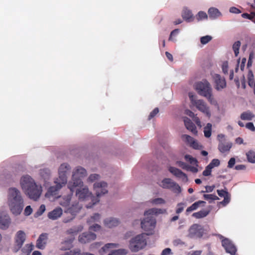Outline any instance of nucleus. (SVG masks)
Masks as SVG:
<instances>
[{"mask_svg": "<svg viewBox=\"0 0 255 255\" xmlns=\"http://www.w3.org/2000/svg\"><path fill=\"white\" fill-rule=\"evenodd\" d=\"M20 185L22 190L29 198L37 201L42 193V187L37 184L29 175L23 176L20 179Z\"/></svg>", "mask_w": 255, "mask_h": 255, "instance_id": "obj_1", "label": "nucleus"}, {"mask_svg": "<svg viewBox=\"0 0 255 255\" xmlns=\"http://www.w3.org/2000/svg\"><path fill=\"white\" fill-rule=\"evenodd\" d=\"M167 214V210L164 208H151L145 210L143 218L141 220V227L146 231H152L156 225V219L153 216Z\"/></svg>", "mask_w": 255, "mask_h": 255, "instance_id": "obj_2", "label": "nucleus"}, {"mask_svg": "<svg viewBox=\"0 0 255 255\" xmlns=\"http://www.w3.org/2000/svg\"><path fill=\"white\" fill-rule=\"evenodd\" d=\"M7 199L10 212L15 216L19 215L24 207V201L20 192L15 188H9Z\"/></svg>", "mask_w": 255, "mask_h": 255, "instance_id": "obj_3", "label": "nucleus"}, {"mask_svg": "<svg viewBox=\"0 0 255 255\" xmlns=\"http://www.w3.org/2000/svg\"><path fill=\"white\" fill-rule=\"evenodd\" d=\"M80 200L81 206L87 209L93 208L100 202L88 186L83 184H81Z\"/></svg>", "mask_w": 255, "mask_h": 255, "instance_id": "obj_4", "label": "nucleus"}, {"mask_svg": "<svg viewBox=\"0 0 255 255\" xmlns=\"http://www.w3.org/2000/svg\"><path fill=\"white\" fill-rule=\"evenodd\" d=\"M196 89L199 95L207 99L209 103L215 106H218L217 101L214 98L210 83L206 80L197 83Z\"/></svg>", "mask_w": 255, "mask_h": 255, "instance_id": "obj_5", "label": "nucleus"}, {"mask_svg": "<svg viewBox=\"0 0 255 255\" xmlns=\"http://www.w3.org/2000/svg\"><path fill=\"white\" fill-rule=\"evenodd\" d=\"M188 96L192 105L195 107L199 111L208 119L211 117L212 113L210 108L205 101L202 99H198L196 95L193 92H189Z\"/></svg>", "mask_w": 255, "mask_h": 255, "instance_id": "obj_6", "label": "nucleus"}, {"mask_svg": "<svg viewBox=\"0 0 255 255\" xmlns=\"http://www.w3.org/2000/svg\"><path fill=\"white\" fill-rule=\"evenodd\" d=\"M146 246L145 236L142 234L132 238L129 241L128 247L132 252L136 253Z\"/></svg>", "mask_w": 255, "mask_h": 255, "instance_id": "obj_7", "label": "nucleus"}, {"mask_svg": "<svg viewBox=\"0 0 255 255\" xmlns=\"http://www.w3.org/2000/svg\"><path fill=\"white\" fill-rule=\"evenodd\" d=\"M69 188L72 194L75 192L76 196L80 198V169L77 167L73 171L72 180L68 184Z\"/></svg>", "mask_w": 255, "mask_h": 255, "instance_id": "obj_8", "label": "nucleus"}, {"mask_svg": "<svg viewBox=\"0 0 255 255\" xmlns=\"http://www.w3.org/2000/svg\"><path fill=\"white\" fill-rule=\"evenodd\" d=\"M108 184L103 180L96 182L94 183L93 189L95 193V197L100 199V197L108 193Z\"/></svg>", "mask_w": 255, "mask_h": 255, "instance_id": "obj_9", "label": "nucleus"}, {"mask_svg": "<svg viewBox=\"0 0 255 255\" xmlns=\"http://www.w3.org/2000/svg\"><path fill=\"white\" fill-rule=\"evenodd\" d=\"M212 77L214 83L215 89L218 91H221L227 86L225 78L218 74H212Z\"/></svg>", "mask_w": 255, "mask_h": 255, "instance_id": "obj_10", "label": "nucleus"}, {"mask_svg": "<svg viewBox=\"0 0 255 255\" xmlns=\"http://www.w3.org/2000/svg\"><path fill=\"white\" fill-rule=\"evenodd\" d=\"M204 229L201 225L194 224L189 228L188 236L191 238H199L202 237Z\"/></svg>", "mask_w": 255, "mask_h": 255, "instance_id": "obj_11", "label": "nucleus"}, {"mask_svg": "<svg viewBox=\"0 0 255 255\" xmlns=\"http://www.w3.org/2000/svg\"><path fill=\"white\" fill-rule=\"evenodd\" d=\"M218 139L219 141V150L222 153L229 151L232 147V144L231 142L227 141L225 135L223 134H219L218 135Z\"/></svg>", "mask_w": 255, "mask_h": 255, "instance_id": "obj_12", "label": "nucleus"}, {"mask_svg": "<svg viewBox=\"0 0 255 255\" xmlns=\"http://www.w3.org/2000/svg\"><path fill=\"white\" fill-rule=\"evenodd\" d=\"M26 239V235L22 231H18L14 238V250L15 252L19 251L22 247Z\"/></svg>", "mask_w": 255, "mask_h": 255, "instance_id": "obj_13", "label": "nucleus"}, {"mask_svg": "<svg viewBox=\"0 0 255 255\" xmlns=\"http://www.w3.org/2000/svg\"><path fill=\"white\" fill-rule=\"evenodd\" d=\"M70 169V167L68 164H62L58 170L59 177L56 179L61 181L62 184H66L67 182V173Z\"/></svg>", "mask_w": 255, "mask_h": 255, "instance_id": "obj_14", "label": "nucleus"}, {"mask_svg": "<svg viewBox=\"0 0 255 255\" xmlns=\"http://www.w3.org/2000/svg\"><path fill=\"white\" fill-rule=\"evenodd\" d=\"M181 138L183 141L194 149H199L202 148V145L197 140L188 135L183 134L181 136Z\"/></svg>", "mask_w": 255, "mask_h": 255, "instance_id": "obj_15", "label": "nucleus"}, {"mask_svg": "<svg viewBox=\"0 0 255 255\" xmlns=\"http://www.w3.org/2000/svg\"><path fill=\"white\" fill-rule=\"evenodd\" d=\"M61 181L56 179L54 181L55 186L50 187L46 194V196H56L57 194L58 191L60 189L66 184H62Z\"/></svg>", "mask_w": 255, "mask_h": 255, "instance_id": "obj_16", "label": "nucleus"}, {"mask_svg": "<svg viewBox=\"0 0 255 255\" xmlns=\"http://www.w3.org/2000/svg\"><path fill=\"white\" fill-rule=\"evenodd\" d=\"M119 247V244L116 243H108L101 247L98 250V253L100 255H105L106 254H109L113 249L118 248Z\"/></svg>", "mask_w": 255, "mask_h": 255, "instance_id": "obj_17", "label": "nucleus"}, {"mask_svg": "<svg viewBox=\"0 0 255 255\" xmlns=\"http://www.w3.org/2000/svg\"><path fill=\"white\" fill-rule=\"evenodd\" d=\"M222 246L227 253L232 255H235L237 251L236 248L228 239H224L222 240Z\"/></svg>", "mask_w": 255, "mask_h": 255, "instance_id": "obj_18", "label": "nucleus"}, {"mask_svg": "<svg viewBox=\"0 0 255 255\" xmlns=\"http://www.w3.org/2000/svg\"><path fill=\"white\" fill-rule=\"evenodd\" d=\"M168 170L170 173L176 177L181 179L183 182H187L188 181L187 175L179 169L170 166L169 167Z\"/></svg>", "mask_w": 255, "mask_h": 255, "instance_id": "obj_19", "label": "nucleus"}, {"mask_svg": "<svg viewBox=\"0 0 255 255\" xmlns=\"http://www.w3.org/2000/svg\"><path fill=\"white\" fill-rule=\"evenodd\" d=\"M209 17L211 20H215L223 16L222 13L216 7H211L208 10Z\"/></svg>", "mask_w": 255, "mask_h": 255, "instance_id": "obj_20", "label": "nucleus"}, {"mask_svg": "<svg viewBox=\"0 0 255 255\" xmlns=\"http://www.w3.org/2000/svg\"><path fill=\"white\" fill-rule=\"evenodd\" d=\"M104 222L105 226L109 228H112L120 225L121 221L117 218L110 217L105 219Z\"/></svg>", "mask_w": 255, "mask_h": 255, "instance_id": "obj_21", "label": "nucleus"}, {"mask_svg": "<svg viewBox=\"0 0 255 255\" xmlns=\"http://www.w3.org/2000/svg\"><path fill=\"white\" fill-rule=\"evenodd\" d=\"M48 239V234L46 233L41 234L36 241V246L38 249H43L46 244Z\"/></svg>", "mask_w": 255, "mask_h": 255, "instance_id": "obj_22", "label": "nucleus"}, {"mask_svg": "<svg viewBox=\"0 0 255 255\" xmlns=\"http://www.w3.org/2000/svg\"><path fill=\"white\" fill-rule=\"evenodd\" d=\"M97 236L95 234L88 232L82 234L81 236V243H87L95 240Z\"/></svg>", "mask_w": 255, "mask_h": 255, "instance_id": "obj_23", "label": "nucleus"}, {"mask_svg": "<svg viewBox=\"0 0 255 255\" xmlns=\"http://www.w3.org/2000/svg\"><path fill=\"white\" fill-rule=\"evenodd\" d=\"M10 223V219L7 215H0V228L5 230L8 228Z\"/></svg>", "mask_w": 255, "mask_h": 255, "instance_id": "obj_24", "label": "nucleus"}, {"mask_svg": "<svg viewBox=\"0 0 255 255\" xmlns=\"http://www.w3.org/2000/svg\"><path fill=\"white\" fill-rule=\"evenodd\" d=\"M63 211L60 207H57L48 214V217L51 220H55L59 218L62 215Z\"/></svg>", "mask_w": 255, "mask_h": 255, "instance_id": "obj_25", "label": "nucleus"}, {"mask_svg": "<svg viewBox=\"0 0 255 255\" xmlns=\"http://www.w3.org/2000/svg\"><path fill=\"white\" fill-rule=\"evenodd\" d=\"M182 18L187 22H190L193 20V15L192 11L187 7H184L182 12Z\"/></svg>", "mask_w": 255, "mask_h": 255, "instance_id": "obj_26", "label": "nucleus"}, {"mask_svg": "<svg viewBox=\"0 0 255 255\" xmlns=\"http://www.w3.org/2000/svg\"><path fill=\"white\" fill-rule=\"evenodd\" d=\"M184 122L185 126L187 129L190 130L192 133L194 134H196L197 133L196 128L195 125L189 119L187 118H185Z\"/></svg>", "mask_w": 255, "mask_h": 255, "instance_id": "obj_27", "label": "nucleus"}, {"mask_svg": "<svg viewBox=\"0 0 255 255\" xmlns=\"http://www.w3.org/2000/svg\"><path fill=\"white\" fill-rule=\"evenodd\" d=\"M101 219V215L99 213H94L91 215L87 220V223L89 225L93 223L100 222Z\"/></svg>", "mask_w": 255, "mask_h": 255, "instance_id": "obj_28", "label": "nucleus"}, {"mask_svg": "<svg viewBox=\"0 0 255 255\" xmlns=\"http://www.w3.org/2000/svg\"><path fill=\"white\" fill-rule=\"evenodd\" d=\"M205 203V202L203 201H198L197 202H195L193 203L192 205H191L190 207L187 208L186 209V213H189L190 212H191L194 210H197L200 206H204V204Z\"/></svg>", "mask_w": 255, "mask_h": 255, "instance_id": "obj_29", "label": "nucleus"}, {"mask_svg": "<svg viewBox=\"0 0 255 255\" xmlns=\"http://www.w3.org/2000/svg\"><path fill=\"white\" fill-rule=\"evenodd\" d=\"M174 182L170 178H165L161 181L159 186L163 188L170 189L172 185H173Z\"/></svg>", "mask_w": 255, "mask_h": 255, "instance_id": "obj_30", "label": "nucleus"}, {"mask_svg": "<svg viewBox=\"0 0 255 255\" xmlns=\"http://www.w3.org/2000/svg\"><path fill=\"white\" fill-rule=\"evenodd\" d=\"M185 114L189 117L192 118L193 121L198 127L200 128L202 127V126L200 119L196 115H195L193 112L189 110H187L185 111Z\"/></svg>", "mask_w": 255, "mask_h": 255, "instance_id": "obj_31", "label": "nucleus"}, {"mask_svg": "<svg viewBox=\"0 0 255 255\" xmlns=\"http://www.w3.org/2000/svg\"><path fill=\"white\" fill-rule=\"evenodd\" d=\"M101 178V176L99 174L92 173L90 174L87 179V183H91L99 181V180Z\"/></svg>", "mask_w": 255, "mask_h": 255, "instance_id": "obj_32", "label": "nucleus"}, {"mask_svg": "<svg viewBox=\"0 0 255 255\" xmlns=\"http://www.w3.org/2000/svg\"><path fill=\"white\" fill-rule=\"evenodd\" d=\"M255 116L253 113L248 111L244 112L241 114V119L245 121H251L255 118Z\"/></svg>", "mask_w": 255, "mask_h": 255, "instance_id": "obj_33", "label": "nucleus"}, {"mask_svg": "<svg viewBox=\"0 0 255 255\" xmlns=\"http://www.w3.org/2000/svg\"><path fill=\"white\" fill-rule=\"evenodd\" d=\"M128 253V251L126 249H113L108 255H127Z\"/></svg>", "mask_w": 255, "mask_h": 255, "instance_id": "obj_34", "label": "nucleus"}, {"mask_svg": "<svg viewBox=\"0 0 255 255\" xmlns=\"http://www.w3.org/2000/svg\"><path fill=\"white\" fill-rule=\"evenodd\" d=\"M209 213V211L203 210L193 213L192 216L196 219H200L206 217Z\"/></svg>", "mask_w": 255, "mask_h": 255, "instance_id": "obj_35", "label": "nucleus"}, {"mask_svg": "<svg viewBox=\"0 0 255 255\" xmlns=\"http://www.w3.org/2000/svg\"><path fill=\"white\" fill-rule=\"evenodd\" d=\"M150 203L153 205H162L166 203V201L162 198H155L151 199Z\"/></svg>", "mask_w": 255, "mask_h": 255, "instance_id": "obj_36", "label": "nucleus"}, {"mask_svg": "<svg viewBox=\"0 0 255 255\" xmlns=\"http://www.w3.org/2000/svg\"><path fill=\"white\" fill-rule=\"evenodd\" d=\"M246 61L247 60L246 58H243L242 59L239 58L238 60V64L235 69L236 72H237L239 68H240L241 70L243 71L245 66Z\"/></svg>", "mask_w": 255, "mask_h": 255, "instance_id": "obj_37", "label": "nucleus"}, {"mask_svg": "<svg viewBox=\"0 0 255 255\" xmlns=\"http://www.w3.org/2000/svg\"><path fill=\"white\" fill-rule=\"evenodd\" d=\"M212 125L210 123H208L204 128V133L206 137L209 138L211 135Z\"/></svg>", "mask_w": 255, "mask_h": 255, "instance_id": "obj_38", "label": "nucleus"}, {"mask_svg": "<svg viewBox=\"0 0 255 255\" xmlns=\"http://www.w3.org/2000/svg\"><path fill=\"white\" fill-rule=\"evenodd\" d=\"M246 155L249 162L252 163H255V152L249 151L247 152Z\"/></svg>", "mask_w": 255, "mask_h": 255, "instance_id": "obj_39", "label": "nucleus"}, {"mask_svg": "<svg viewBox=\"0 0 255 255\" xmlns=\"http://www.w3.org/2000/svg\"><path fill=\"white\" fill-rule=\"evenodd\" d=\"M241 46V42L237 41L233 45V49L235 53V56L237 57L239 53V49Z\"/></svg>", "mask_w": 255, "mask_h": 255, "instance_id": "obj_40", "label": "nucleus"}, {"mask_svg": "<svg viewBox=\"0 0 255 255\" xmlns=\"http://www.w3.org/2000/svg\"><path fill=\"white\" fill-rule=\"evenodd\" d=\"M170 189L174 193L177 194H179L181 192V188L180 186L175 182H174L173 185H172Z\"/></svg>", "mask_w": 255, "mask_h": 255, "instance_id": "obj_41", "label": "nucleus"}, {"mask_svg": "<svg viewBox=\"0 0 255 255\" xmlns=\"http://www.w3.org/2000/svg\"><path fill=\"white\" fill-rule=\"evenodd\" d=\"M197 19L198 20L208 19V14L204 11H200L197 15Z\"/></svg>", "mask_w": 255, "mask_h": 255, "instance_id": "obj_42", "label": "nucleus"}, {"mask_svg": "<svg viewBox=\"0 0 255 255\" xmlns=\"http://www.w3.org/2000/svg\"><path fill=\"white\" fill-rule=\"evenodd\" d=\"M212 36L210 35H206L201 37L200 42L202 44L205 45L208 43L209 41H210L212 40Z\"/></svg>", "mask_w": 255, "mask_h": 255, "instance_id": "obj_43", "label": "nucleus"}, {"mask_svg": "<svg viewBox=\"0 0 255 255\" xmlns=\"http://www.w3.org/2000/svg\"><path fill=\"white\" fill-rule=\"evenodd\" d=\"M89 225V229L95 232H98L101 229V226L98 223H93Z\"/></svg>", "mask_w": 255, "mask_h": 255, "instance_id": "obj_44", "label": "nucleus"}, {"mask_svg": "<svg viewBox=\"0 0 255 255\" xmlns=\"http://www.w3.org/2000/svg\"><path fill=\"white\" fill-rule=\"evenodd\" d=\"M185 206L186 204L182 202L177 204L176 209V213L178 214L181 213L183 211Z\"/></svg>", "mask_w": 255, "mask_h": 255, "instance_id": "obj_45", "label": "nucleus"}, {"mask_svg": "<svg viewBox=\"0 0 255 255\" xmlns=\"http://www.w3.org/2000/svg\"><path fill=\"white\" fill-rule=\"evenodd\" d=\"M229 69V63L227 61H225L222 65V70L224 74H228Z\"/></svg>", "mask_w": 255, "mask_h": 255, "instance_id": "obj_46", "label": "nucleus"}, {"mask_svg": "<svg viewBox=\"0 0 255 255\" xmlns=\"http://www.w3.org/2000/svg\"><path fill=\"white\" fill-rule=\"evenodd\" d=\"M185 159L186 161L189 162L191 164L197 165V160L189 155H186L185 156Z\"/></svg>", "mask_w": 255, "mask_h": 255, "instance_id": "obj_47", "label": "nucleus"}, {"mask_svg": "<svg viewBox=\"0 0 255 255\" xmlns=\"http://www.w3.org/2000/svg\"><path fill=\"white\" fill-rule=\"evenodd\" d=\"M204 197L205 199L211 201L218 200L219 199L217 196L213 194H204Z\"/></svg>", "mask_w": 255, "mask_h": 255, "instance_id": "obj_48", "label": "nucleus"}, {"mask_svg": "<svg viewBox=\"0 0 255 255\" xmlns=\"http://www.w3.org/2000/svg\"><path fill=\"white\" fill-rule=\"evenodd\" d=\"M220 160L218 159H214L212 160L209 165L212 168H213L215 167H217L220 165Z\"/></svg>", "mask_w": 255, "mask_h": 255, "instance_id": "obj_49", "label": "nucleus"}, {"mask_svg": "<svg viewBox=\"0 0 255 255\" xmlns=\"http://www.w3.org/2000/svg\"><path fill=\"white\" fill-rule=\"evenodd\" d=\"M45 210V205H43V204L41 205L39 207V208L38 209L37 211L35 213L36 216H41L44 213Z\"/></svg>", "mask_w": 255, "mask_h": 255, "instance_id": "obj_50", "label": "nucleus"}, {"mask_svg": "<svg viewBox=\"0 0 255 255\" xmlns=\"http://www.w3.org/2000/svg\"><path fill=\"white\" fill-rule=\"evenodd\" d=\"M212 169V168L208 165L203 172V175L205 176L210 175L211 173Z\"/></svg>", "mask_w": 255, "mask_h": 255, "instance_id": "obj_51", "label": "nucleus"}, {"mask_svg": "<svg viewBox=\"0 0 255 255\" xmlns=\"http://www.w3.org/2000/svg\"><path fill=\"white\" fill-rule=\"evenodd\" d=\"M102 245V243L101 242H96L91 245L90 249L91 250L93 251L94 250L98 249Z\"/></svg>", "mask_w": 255, "mask_h": 255, "instance_id": "obj_52", "label": "nucleus"}, {"mask_svg": "<svg viewBox=\"0 0 255 255\" xmlns=\"http://www.w3.org/2000/svg\"><path fill=\"white\" fill-rule=\"evenodd\" d=\"M64 201H61L60 202V204L63 206L66 207L69 205L70 203V198L68 197H66L65 198H63Z\"/></svg>", "mask_w": 255, "mask_h": 255, "instance_id": "obj_53", "label": "nucleus"}, {"mask_svg": "<svg viewBox=\"0 0 255 255\" xmlns=\"http://www.w3.org/2000/svg\"><path fill=\"white\" fill-rule=\"evenodd\" d=\"M229 12L232 13L239 14L241 13V11L235 6H232L229 8Z\"/></svg>", "mask_w": 255, "mask_h": 255, "instance_id": "obj_54", "label": "nucleus"}, {"mask_svg": "<svg viewBox=\"0 0 255 255\" xmlns=\"http://www.w3.org/2000/svg\"><path fill=\"white\" fill-rule=\"evenodd\" d=\"M32 212V209L30 206H27L25 208L24 214L25 216L30 215Z\"/></svg>", "mask_w": 255, "mask_h": 255, "instance_id": "obj_55", "label": "nucleus"}, {"mask_svg": "<svg viewBox=\"0 0 255 255\" xmlns=\"http://www.w3.org/2000/svg\"><path fill=\"white\" fill-rule=\"evenodd\" d=\"M176 165L183 169L186 170L188 165L181 161L176 162Z\"/></svg>", "mask_w": 255, "mask_h": 255, "instance_id": "obj_56", "label": "nucleus"}, {"mask_svg": "<svg viewBox=\"0 0 255 255\" xmlns=\"http://www.w3.org/2000/svg\"><path fill=\"white\" fill-rule=\"evenodd\" d=\"M179 32V30L178 29H175L174 30H173L170 35L169 40L171 41H174L173 38H172L173 36L176 35Z\"/></svg>", "mask_w": 255, "mask_h": 255, "instance_id": "obj_57", "label": "nucleus"}, {"mask_svg": "<svg viewBox=\"0 0 255 255\" xmlns=\"http://www.w3.org/2000/svg\"><path fill=\"white\" fill-rule=\"evenodd\" d=\"M159 112L158 108H155L150 113L148 117V120H151L154 117L155 115Z\"/></svg>", "mask_w": 255, "mask_h": 255, "instance_id": "obj_58", "label": "nucleus"}, {"mask_svg": "<svg viewBox=\"0 0 255 255\" xmlns=\"http://www.w3.org/2000/svg\"><path fill=\"white\" fill-rule=\"evenodd\" d=\"M186 170L190 171L193 173H197L198 172V169L196 167L191 166L188 165Z\"/></svg>", "mask_w": 255, "mask_h": 255, "instance_id": "obj_59", "label": "nucleus"}, {"mask_svg": "<svg viewBox=\"0 0 255 255\" xmlns=\"http://www.w3.org/2000/svg\"><path fill=\"white\" fill-rule=\"evenodd\" d=\"M217 193H218V194L219 195V196H221V197H225V196H228V193L223 190H217Z\"/></svg>", "mask_w": 255, "mask_h": 255, "instance_id": "obj_60", "label": "nucleus"}, {"mask_svg": "<svg viewBox=\"0 0 255 255\" xmlns=\"http://www.w3.org/2000/svg\"><path fill=\"white\" fill-rule=\"evenodd\" d=\"M80 255V252L77 251L75 252L74 251H70L69 252H66L64 255Z\"/></svg>", "mask_w": 255, "mask_h": 255, "instance_id": "obj_61", "label": "nucleus"}, {"mask_svg": "<svg viewBox=\"0 0 255 255\" xmlns=\"http://www.w3.org/2000/svg\"><path fill=\"white\" fill-rule=\"evenodd\" d=\"M171 254V250L169 248H166L162 252L161 255H170Z\"/></svg>", "mask_w": 255, "mask_h": 255, "instance_id": "obj_62", "label": "nucleus"}, {"mask_svg": "<svg viewBox=\"0 0 255 255\" xmlns=\"http://www.w3.org/2000/svg\"><path fill=\"white\" fill-rule=\"evenodd\" d=\"M246 128L252 131L255 130L254 125L252 123H249L247 124Z\"/></svg>", "mask_w": 255, "mask_h": 255, "instance_id": "obj_63", "label": "nucleus"}, {"mask_svg": "<svg viewBox=\"0 0 255 255\" xmlns=\"http://www.w3.org/2000/svg\"><path fill=\"white\" fill-rule=\"evenodd\" d=\"M235 164V159L234 158H231L228 162V167L232 168Z\"/></svg>", "mask_w": 255, "mask_h": 255, "instance_id": "obj_64", "label": "nucleus"}]
</instances>
